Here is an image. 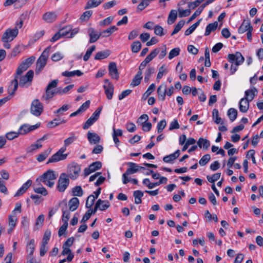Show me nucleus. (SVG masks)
Masks as SVG:
<instances>
[{"mask_svg":"<svg viewBox=\"0 0 263 263\" xmlns=\"http://www.w3.org/2000/svg\"><path fill=\"white\" fill-rule=\"evenodd\" d=\"M141 48V44L139 41L134 42L131 45L132 51L134 53L139 52Z\"/></svg>","mask_w":263,"mask_h":263,"instance_id":"44","label":"nucleus"},{"mask_svg":"<svg viewBox=\"0 0 263 263\" xmlns=\"http://www.w3.org/2000/svg\"><path fill=\"white\" fill-rule=\"evenodd\" d=\"M158 98L162 101H164L165 98L166 93V85L165 84H161L157 89Z\"/></svg>","mask_w":263,"mask_h":263,"instance_id":"25","label":"nucleus"},{"mask_svg":"<svg viewBox=\"0 0 263 263\" xmlns=\"http://www.w3.org/2000/svg\"><path fill=\"white\" fill-rule=\"evenodd\" d=\"M42 147V145L41 144L36 142V144H32L30 146L26 148V152L27 153H32L34 151Z\"/></svg>","mask_w":263,"mask_h":263,"instance_id":"56","label":"nucleus"},{"mask_svg":"<svg viewBox=\"0 0 263 263\" xmlns=\"http://www.w3.org/2000/svg\"><path fill=\"white\" fill-rule=\"evenodd\" d=\"M57 178V175L53 170H49L45 172L40 178V181L47 186L52 187L54 183V180Z\"/></svg>","mask_w":263,"mask_h":263,"instance_id":"4","label":"nucleus"},{"mask_svg":"<svg viewBox=\"0 0 263 263\" xmlns=\"http://www.w3.org/2000/svg\"><path fill=\"white\" fill-rule=\"evenodd\" d=\"M252 28L253 27L251 25L250 20L249 19H245L243 20L240 26L238 28V31L239 33L241 34Z\"/></svg>","mask_w":263,"mask_h":263,"instance_id":"16","label":"nucleus"},{"mask_svg":"<svg viewBox=\"0 0 263 263\" xmlns=\"http://www.w3.org/2000/svg\"><path fill=\"white\" fill-rule=\"evenodd\" d=\"M20 135L18 131L17 132H10L7 133L6 134L5 138L6 139L9 140H13L15 138H16Z\"/></svg>","mask_w":263,"mask_h":263,"instance_id":"49","label":"nucleus"},{"mask_svg":"<svg viewBox=\"0 0 263 263\" xmlns=\"http://www.w3.org/2000/svg\"><path fill=\"white\" fill-rule=\"evenodd\" d=\"M43 111V106L42 103L39 101V99H35L32 101L31 107L30 112L31 113L38 117L41 115Z\"/></svg>","mask_w":263,"mask_h":263,"instance_id":"7","label":"nucleus"},{"mask_svg":"<svg viewBox=\"0 0 263 263\" xmlns=\"http://www.w3.org/2000/svg\"><path fill=\"white\" fill-rule=\"evenodd\" d=\"M211 159V156L210 154L204 155L201 159L199 160V163L201 166L206 165Z\"/></svg>","mask_w":263,"mask_h":263,"instance_id":"54","label":"nucleus"},{"mask_svg":"<svg viewBox=\"0 0 263 263\" xmlns=\"http://www.w3.org/2000/svg\"><path fill=\"white\" fill-rule=\"evenodd\" d=\"M213 119L214 120V121L216 124H219L220 123L221 118L219 117V112L218 109H214L213 110Z\"/></svg>","mask_w":263,"mask_h":263,"instance_id":"53","label":"nucleus"},{"mask_svg":"<svg viewBox=\"0 0 263 263\" xmlns=\"http://www.w3.org/2000/svg\"><path fill=\"white\" fill-rule=\"evenodd\" d=\"M59 80L55 79L50 82L46 88L45 96H43L45 100H47L52 98L54 95H63V88L61 87H57Z\"/></svg>","mask_w":263,"mask_h":263,"instance_id":"1","label":"nucleus"},{"mask_svg":"<svg viewBox=\"0 0 263 263\" xmlns=\"http://www.w3.org/2000/svg\"><path fill=\"white\" fill-rule=\"evenodd\" d=\"M220 176H221V173H215L214 174H213L212 176H206V178H207V180L211 183H213V184H214V182L218 180L220 177Z\"/></svg>","mask_w":263,"mask_h":263,"instance_id":"47","label":"nucleus"},{"mask_svg":"<svg viewBox=\"0 0 263 263\" xmlns=\"http://www.w3.org/2000/svg\"><path fill=\"white\" fill-rule=\"evenodd\" d=\"M128 165L129 168H128L126 172L127 174H133L135 173L138 172L139 170H145L146 168L143 166H139L138 164L135 163L129 162L127 163Z\"/></svg>","mask_w":263,"mask_h":263,"instance_id":"15","label":"nucleus"},{"mask_svg":"<svg viewBox=\"0 0 263 263\" xmlns=\"http://www.w3.org/2000/svg\"><path fill=\"white\" fill-rule=\"evenodd\" d=\"M34 239H31L30 240L29 243L27 246V251L29 252V255L31 256H32L34 251Z\"/></svg>","mask_w":263,"mask_h":263,"instance_id":"38","label":"nucleus"},{"mask_svg":"<svg viewBox=\"0 0 263 263\" xmlns=\"http://www.w3.org/2000/svg\"><path fill=\"white\" fill-rule=\"evenodd\" d=\"M177 11L176 10H172L168 14V18H167V24L169 25H171V24H173L175 22V21L177 18Z\"/></svg>","mask_w":263,"mask_h":263,"instance_id":"32","label":"nucleus"},{"mask_svg":"<svg viewBox=\"0 0 263 263\" xmlns=\"http://www.w3.org/2000/svg\"><path fill=\"white\" fill-rule=\"evenodd\" d=\"M69 184V179L67 175L64 173H62L58 180L57 190L60 192H63L68 187Z\"/></svg>","mask_w":263,"mask_h":263,"instance_id":"6","label":"nucleus"},{"mask_svg":"<svg viewBox=\"0 0 263 263\" xmlns=\"http://www.w3.org/2000/svg\"><path fill=\"white\" fill-rule=\"evenodd\" d=\"M118 30V28L115 26H111L106 30H103L101 32V34H102V37H108L113 32Z\"/></svg>","mask_w":263,"mask_h":263,"instance_id":"37","label":"nucleus"},{"mask_svg":"<svg viewBox=\"0 0 263 263\" xmlns=\"http://www.w3.org/2000/svg\"><path fill=\"white\" fill-rule=\"evenodd\" d=\"M155 71V69L153 67H149L146 69L144 76V81L145 82H147L149 81L152 74L154 73Z\"/></svg>","mask_w":263,"mask_h":263,"instance_id":"39","label":"nucleus"},{"mask_svg":"<svg viewBox=\"0 0 263 263\" xmlns=\"http://www.w3.org/2000/svg\"><path fill=\"white\" fill-rule=\"evenodd\" d=\"M142 71H138L137 74L135 75L134 78H133L132 83H130V86L133 87H135L139 85L140 83L141 79H142Z\"/></svg>","mask_w":263,"mask_h":263,"instance_id":"29","label":"nucleus"},{"mask_svg":"<svg viewBox=\"0 0 263 263\" xmlns=\"http://www.w3.org/2000/svg\"><path fill=\"white\" fill-rule=\"evenodd\" d=\"M217 27L218 23L216 21L214 23L209 24L206 27L204 35H209L212 31H215Z\"/></svg>","mask_w":263,"mask_h":263,"instance_id":"28","label":"nucleus"},{"mask_svg":"<svg viewBox=\"0 0 263 263\" xmlns=\"http://www.w3.org/2000/svg\"><path fill=\"white\" fill-rule=\"evenodd\" d=\"M67 154H65V155H60L57 152L49 159L47 164L65 160L67 158Z\"/></svg>","mask_w":263,"mask_h":263,"instance_id":"19","label":"nucleus"},{"mask_svg":"<svg viewBox=\"0 0 263 263\" xmlns=\"http://www.w3.org/2000/svg\"><path fill=\"white\" fill-rule=\"evenodd\" d=\"M166 125V122L165 120H162L160 121L157 124V132L158 133H160L162 132L163 129L165 127Z\"/></svg>","mask_w":263,"mask_h":263,"instance_id":"62","label":"nucleus"},{"mask_svg":"<svg viewBox=\"0 0 263 263\" xmlns=\"http://www.w3.org/2000/svg\"><path fill=\"white\" fill-rule=\"evenodd\" d=\"M88 33L90 37L89 41V43H93L96 42L99 40L101 36H102V34H101V33L98 34L92 28H90L88 29Z\"/></svg>","mask_w":263,"mask_h":263,"instance_id":"17","label":"nucleus"},{"mask_svg":"<svg viewBox=\"0 0 263 263\" xmlns=\"http://www.w3.org/2000/svg\"><path fill=\"white\" fill-rule=\"evenodd\" d=\"M50 47H47L39 58L36 63L35 73L39 74L47 64L49 57Z\"/></svg>","mask_w":263,"mask_h":263,"instance_id":"3","label":"nucleus"},{"mask_svg":"<svg viewBox=\"0 0 263 263\" xmlns=\"http://www.w3.org/2000/svg\"><path fill=\"white\" fill-rule=\"evenodd\" d=\"M96 49V46L95 45L92 46L90 48L88 49L85 54L83 57V60L84 61H87L90 57L91 56L93 51Z\"/></svg>","mask_w":263,"mask_h":263,"instance_id":"51","label":"nucleus"},{"mask_svg":"<svg viewBox=\"0 0 263 263\" xmlns=\"http://www.w3.org/2000/svg\"><path fill=\"white\" fill-rule=\"evenodd\" d=\"M154 33L157 35L162 36L165 34L163 28L160 25H156L154 27Z\"/></svg>","mask_w":263,"mask_h":263,"instance_id":"55","label":"nucleus"},{"mask_svg":"<svg viewBox=\"0 0 263 263\" xmlns=\"http://www.w3.org/2000/svg\"><path fill=\"white\" fill-rule=\"evenodd\" d=\"M227 115L230 121L233 122L237 118V110L234 108H231L228 110Z\"/></svg>","mask_w":263,"mask_h":263,"instance_id":"35","label":"nucleus"},{"mask_svg":"<svg viewBox=\"0 0 263 263\" xmlns=\"http://www.w3.org/2000/svg\"><path fill=\"white\" fill-rule=\"evenodd\" d=\"M70 135H71V137L66 139L64 140V145L65 146H68L70 144H71L75 140L76 137L74 136V134L73 133H71Z\"/></svg>","mask_w":263,"mask_h":263,"instance_id":"64","label":"nucleus"},{"mask_svg":"<svg viewBox=\"0 0 263 263\" xmlns=\"http://www.w3.org/2000/svg\"><path fill=\"white\" fill-rule=\"evenodd\" d=\"M80 204L79 200L77 197H73L68 202L69 211H74L79 207Z\"/></svg>","mask_w":263,"mask_h":263,"instance_id":"24","label":"nucleus"},{"mask_svg":"<svg viewBox=\"0 0 263 263\" xmlns=\"http://www.w3.org/2000/svg\"><path fill=\"white\" fill-rule=\"evenodd\" d=\"M185 24V21L184 20H181L180 21L177 25H176L175 28L173 32L171 33V35H174V34L178 33L181 29L183 27Z\"/></svg>","mask_w":263,"mask_h":263,"instance_id":"41","label":"nucleus"},{"mask_svg":"<svg viewBox=\"0 0 263 263\" xmlns=\"http://www.w3.org/2000/svg\"><path fill=\"white\" fill-rule=\"evenodd\" d=\"M103 88L104 89L106 98L108 100H111L112 98L114 91V87L113 85L111 83H108L107 84L104 85Z\"/></svg>","mask_w":263,"mask_h":263,"instance_id":"18","label":"nucleus"},{"mask_svg":"<svg viewBox=\"0 0 263 263\" xmlns=\"http://www.w3.org/2000/svg\"><path fill=\"white\" fill-rule=\"evenodd\" d=\"M228 60L232 64L231 66L230 72L231 74H233L237 70V66L244 62L245 58L240 52H236L234 54H229Z\"/></svg>","mask_w":263,"mask_h":263,"instance_id":"2","label":"nucleus"},{"mask_svg":"<svg viewBox=\"0 0 263 263\" xmlns=\"http://www.w3.org/2000/svg\"><path fill=\"white\" fill-rule=\"evenodd\" d=\"M83 74V72H81V71L79 70H77L73 71H65L62 72V75L67 77H71L75 76L80 77L82 76Z\"/></svg>","mask_w":263,"mask_h":263,"instance_id":"34","label":"nucleus"},{"mask_svg":"<svg viewBox=\"0 0 263 263\" xmlns=\"http://www.w3.org/2000/svg\"><path fill=\"white\" fill-rule=\"evenodd\" d=\"M180 150L177 149L174 153L163 157V160L165 163H171L173 160L177 159L180 155Z\"/></svg>","mask_w":263,"mask_h":263,"instance_id":"26","label":"nucleus"},{"mask_svg":"<svg viewBox=\"0 0 263 263\" xmlns=\"http://www.w3.org/2000/svg\"><path fill=\"white\" fill-rule=\"evenodd\" d=\"M18 132L20 135H24L30 132L29 125L28 124L22 125L18 129Z\"/></svg>","mask_w":263,"mask_h":263,"instance_id":"43","label":"nucleus"},{"mask_svg":"<svg viewBox=\"0 0 263 263\" xmlns=\"http://www.w3.org/2000/svg\"><path fill=\"white\" fill-rule=\"evenodd\" d=\"M79 31V28L72 29L70 25L63 27L59 30L62 36H67L68 38H72Z\"/></svg>","mask_w":263,"mask_h":263,"instance_id":"9","label":"nucleus"},{"mask_svg":"<svg viewBox=\"0 0 263 263\" xmlns=\"http://www.w3.org/2000/svg\"><path fill=\"white\" fill-rule=\"evenodd\" d=\"M108 71L110 76L114 79L118 80L119 78V73L118 72L117 65L115 62H111L108 66Z\"/></svg>","mask_w":263,"mask_h":263,"instance_id":"14","label":"nucleus"},{"mask_svg":"<svg viewBox=\"0 0 263 263\" xmlns=\"http://www.w3.org/2000/svg\"><path fill=\"white\" fill-rule=\"evenodd\" d=\"M258 91L255 87H252L250 89L247 90L245 91V98L250 102L252 101L255 96L257 95Z\"/></svg>","mask_w":263,"mask_h":263,"instance_id":"22","label":"nucleus"},{"mask_svg":"<svg viewBox=\"0 0 263 263\" xmlns=\"http://www.w3.org/2000/svg\"><path fill=\"white\" fill-rule=\"evenodd\" d=\"M95 201V197L93 195H89L87 199L86 202V208L87 209L91 208L93 205Z\"/></svg>","mask_w":263,"mask_h":263,"instance_id":"45","label":"nucleus"},{"mask_svg":"<svg viewBox=\"0 0 263 263\" xmlns=\"http://www.w3.org/2000/svg\"><path fill=\"white\" fill-rule=\"evenodd\" d=\"M60 118H57L53 119L52 121H50L47 124V126L49 128H53L59 125H60Z\"/></svg>","mask_w":263,"mask_h":263,"instance_id":"59","label":"nucleus"},{"mask_svg":"<svg viewBox=\"0 0 263 263\" xmlns=\"http://www.w3.org/2000/svg\"><path fill=\"white\" fill-rule=\"evenodd\" d=\"M103 201L101 199H99V200H97V202L96 203V204L95 205L93 209L89 208V209L88 211H89V213H91V215H92V214H94L96 213V212L97 211L98 209H99L100 205L102 203H103Z\"/></svg>","mask_w":263,"mask_h":263,"instance_id":"58","label":"nucleus"},{"mask_svg":"<svg viewBox=\"0 0 263 263\" xmlns=\"http://www.w3.org/2000/svg\"><path fill=\"white\" fill-rule=\"evenodd\" d=\"M62 212V220L63 223L68 224V221L70 217V211L67 209V203L65 200H63L59 203Z\"/></svg>","mask_w":263,"mask_h":263,"instance_id":"12","label":"nucleus"},{"mask_svg":"<svg viewBox=\"0 0 263 263\" xmlns=\"http://www.w3.org/2000/svg\"><path fill=\"white\" fill-rule=\"evenodd\" d=\"M104 0H90L87 2L85 9L96 7L99 6Z\"/></svg>","mask_w":263,"mask_h":263,"instance_id":"36","label":"nucleus"},{"mask_svg":"<svg viewBox=\"0 0 263 263\" xmlns=\"http://www.w3.org/2000/svg\"><path fill=\"white\" fill-rule=\"evenodd\" d=\"M81 171L80 166L77 163L73 162L69 165L68 173L69 177L72 179H76L79 176Z\"/></svg>","mask_w":263,"mask_h":263,"instance_id":"11","label":"nucleus"},{"mask_svg":"<svg viewBox=\"0 0 263 263\" xmlns=\"http://www.w3.org/2000/svg\"><path fill=\"white\" fill-rule=\"evenodd\" d=\"M249 101L245 98H242L239 102V110L242 112H246L249 109Z\"/></svg>","mask_w":263,"mask_h":263,"instance_id":"27","label":"nucleus"},{"mask_svg":"<svg viewBox=\"0 0 263 263\" xmlns=\"http://www.w3.org/2000/svg\"><path fill=\"white\" fill-rule=\"evenodd\" d=\"M168 72L167 70L164 68V65H162L159 69V72L157 76L156 81L159 82L162 78L164 73L166 74Z\"/></svg>","mask_w":263,"mask_h":263,"instance_id":"42","label":"nucleus"},{"mask_svg":"<svg viewBox=\"0 0 263 263\" xmlns=\"http://www.w3.org/2000/svg\"><path fill=\"white\" fill-rule=\"evenodd\" d=\"M180 49L179 48H175L171 50L168 54V59L170 60L172 59L174 57H177L180 53Z\"/></svg>","mask_w":263,"mask_h":263,"instance_id":"52","label":"nucleus"},{"mask_svg":"<svg viewBox=\"0 0 263 263\" xmlns=\"http://www.w3.org/2000/svg\"><path fill=\"white\" fill-rule=\"evenodd\" d=\"M197 145L200 148L203 147V148L206 150L209 149L210 146V142L206 139L200 138L197 141Z\"/></svg>","mask_w":263,"mask_h":263,"instance_id":"30","label":"nucleus"},{"mask_svg":"<svg viewBox=\"0 0 263 263\" xmlns=\"http://www.w3.org/2000/svg\"><path fill=\"white\" fill-rule=\"evenodd\" d=\"M28 68V66H26V64L22 62L19 66L17 67L16 72L15 74L14 79L11 82V85H14V88L11 92L9 91V93L10 96L14 94L18 87V79L20 76L26 71Z\"/></svg>","mask_w":263,"mask_h":263,"instance_id":"5","label":"nucleus"},{"mask_svg":"<svg viewBox=\"0 0 263 263\" xmlns=\"http://www.w3.org/2000/svg\"><path fill=\"white\" fill-rule=\"evenodd\" d=\"M110 54V51L109 50H105L102 51L98 52L96 53L95 59L96 60H100L104 59L108 57Z\"/></svg>","mask_w":263,"mask_h":263,"instance_id":"31","label":"nucleus"},{"mask_svg":"<svg viewBox=\"0 0 263 263\" xmlns=\"http://www.w3.org/2000/svg\"><path fill=\"white\" fill-rule=\"evenodd\" d=\"M143 192L140 190H136L134 192L133 196L135 198V203L140 204L142 202L141 198L143 196Z\"/></svg>","mask_w":263,"mask_h":263,"instance_id":"33","label":"nucleus"},{"mask_svg":"<svg viewBox=\"0 0 263 263\" xmlns=\"http://www.w3.org/2000/svg\"><path fill=\"white\" fill-rule=\"evenodd\" d=\"M155 87L156 86L154 83L151 84L150 86L148 87L147 90L143 95L142 98L143 99H146L155 90Z\"/></svg>","mask_w":263,"mask_h":263,"instance_id":"46","label":"nucleus"},{"mask_svg":"<svg viewBox=\"0 0 263 263\" xmlns=\"http://www.w3.org/2000/svg\"><path fill=\"white\" fill-rule=\"evenodd\" d=\"M16 215L11 214L9 216L8 223L10 228L8 230V234H10L14 230L16 224Z\"/></svg>","mask_w":263,"mask_h":263,"instance_id":"20","label":"nucleus"},{"mask_svg":"<svg viewBox=\"0 0 263 263\" xmlns=\"http://www.w3.org/2000/svg\"><path fill=\"white\" fill-rule=\"evenodd\" d=\"M72 195L74 196L81 197L83 195V191L80 186H76L72 190Z\"/></svg>","mask_w":263,"mask_h":263,"instance_id":"40","label":"nucleus"},{"mask_svg":"<svg viewBox=\"0 0 263 263\" xmlns=\"http://www.w3.org/2000/svg\"><path fill=\"white\" fill-rule=\"evenodd\" d=\"M87 139L90 144H97L100 141V137L98 134L90 132L87 133Z\"/></svg>","mask_w":263,"mask_h":263,"instance_id":"23","label":"nucleus"},{"mask_svg":"<svg viewBox=\"0 0 263 263\" xmlns=\"http://www.w3.org/2000/svg\"><path fill=\"white\" fill-rule=\"evenodd\" d=\"M149 5L148 0H142L137 6V12H140Z\"/></svg>","mask_w":263,"mask_h":263,"instance_id":"57","label":"nucleus"},{"mask_svg":"<svg viewBox=\"0 0 263 263\" xmlns=\"http://www.w3.org/2000/svg\"><path fill=\"white\" fill-rule=\"evenodd\" d=\"M179 12V17H183L189 16L191 13L190 9H187L185 10H183L180 8L178 9Z\"/></svg>","mask_w":263,"mask_h":263,"instance_id":"63","label":"nucleus"},{"mask_svg":"<svg viewBox=\"0 0 263 263\" xmlns=\"http://www.w3.org/2000/svg\"><path fill=\"white\" fill-rule=\"evenodd\" d=\"M101 110L102 107H99L95 110V111L92 114L91 116L83 125V128L84 129H87L89 128L99 119Z\"/></svg>","mask_w":263,"mask_h":263,"instance_id":"10","label":"nucleus"},{"mask_svg":"<svg viewBox=\"0 0 263 263\" xmlns=\"http://www.w3.org/2000/svg\"><path fill=\"white\" fill-rule=\"evenodd\" d=\"M51 234L50 230H47L45 231L43 237L42 243L48 244L51 237Z\"/></svg>","mask_w":263,"mask_h":263,"instance_id":"48","label":"nucleus"},{"mask_svg":"<svg viewBox=\"0 0 263 263\" xmlns=\"http://www.w3.org/2000/svg\"><path fill=\"white\" fill-rule=\"evenodd\" d=\"M50 151L46 150V151H44L43 153L40 154L38 156V157H37V158L36 159L39 162H42V161H43L48 157V156L50 154Z\"/></svg>","mask_w":263,"mask_h":263,"instance_id":"60","label":"nucleus"},{"mask_svg":"<svg viewBox=\"0 0 263 263\" xmlns=\"http://www.w3.org/2000/svg\"><path fill=\"white\" fill-rule=\"evenodd\" d=\"M18 30L17 28L12 29L8 28L3 34L2 41L3 42H9L12 41L18 34Z\"/></svg>","mask_w":263,"mask_h":263,"instance_id":"8","label":"nucleus"},{"mask_svg":"<svg viewBox=\"0 0 263 263\" xmlns=\"http://www.w3.org/2000/svg\"><path fill=\"white\" fill-rule=\"evenodd\" d=\"M92 14V11L91 10L85 11L80 17V20L83 21L88 20Z\"/></svg>","mask_w":263,"mask_h":263,"instance_id":"61","label":"nucleus"},{"mask_svg":"<svg viewBox=\"0 0 263 263\" xmlns=\"http://www.w3.org/2000/svg\"><path fill=\"white\" fill-rule=\"evenodd\" d=\"M34 72L32 70H29L24 76H19V85L23 87L27 82H31L33 77Z\"/></svg>","mask_w":263,"mask_h":263,"instance_id":"13","label":"nucleus"},{"mask_svg":"<svg viewBox=\"0 0 263 263\" xmlns=\"http://www.w3.org/2000/svg\"><path fill=\"white\" fill-rule=\"evenodd\" d=\"M102 167V163L100 161H96L93 162L89 166V168L93 172L99 170Z\"/></svg>","mask_w":263,"mask_h":263,"instance_id":"50","label":"nucleus"},{"mask_svg":"<svg viewBox=\"0 0 263 263\" xmlns=\"http://www.w3.org/2000/svg\"><path fill=\"white\" fill-rule=\"evenodd\" d=\"M57 18V15L55 12H48L43 15V20L47 23H52Z\"/></svg>","mask_w":263,"mask_h":263,"instance_id":"21","label":"nucleus"}]
</instances>
